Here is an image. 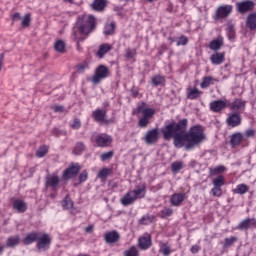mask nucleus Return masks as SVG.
Instances as JSON below:
<instances>
[{
	"label": "nucleus",
	"instance_id": "obj_1",
	"mask_svg": "<svg viewBox=\"0 0 256 256\" xmlns=\"http://www.w3.org/2000/svg\"><path fill=\"white\" fill-rule=\"evenodd\" d=\"M187 127H189L187 118H183L178 122L172 120L160 129V133H162L164 141L173 139V145L176 149L184 147L185 151H191L205 141V134L203 133V128L199 125L191 126L188 131Z\"/></svg>",
	"mask_w": 256,
	"mask_h": 256
},
{
	"label": "nucleus",
	"instance_id": "obj_2",
	"mask_svg": "<svg viewBox=\"0 0 256 256\" xmlns=\"http://www.w3.org/2000/svg\"><path fill=\"white\" fill-rule=\"evenodd\" d=\"M74 29H77L81 35H91L97 29V18L94 15L78 17Z\"/></svg>",
	"mask_w": 256,
	"mask_h": 256
},
{
	"label": "nucleus",
	"instance_id": "obj_3",
	"mask_svg": "<svg viewBox=\"0 0 256 256\" xmlns=\"http://www.w3.org/2000/svg\"><path fill=\"white\" fill-rule=\"evenodd\" d=\"M136 113L139 115L141 113L142 117L138 120V127L140 129H147L151 125V119L155 117V109L147 108V103L142 102L136 108Z\"/></svg>",
	"mask_w": 256,
	"mask_h": 256
},
{
	"label": "nucleus",
	"instance_id": "obj_4",
	"mask_svg": "<svg viewBox=\"0 0 256 256\" xmlns=\"http://www.w3.org/2000/svg\"><path fill=\"white\" fill-rule=\"evenodd\" d=\"M233 13V5H220L217 7L213 19L214 21H219L220 19H227L229 15Z\"/></svg>",
	"mask_w": 256,
	"mask_h": 256
},
{
	"label": "nucleus",
	"instance_id": "obj_5",
	"mask_svg": "<svg viewBox=\"0 0 256 256\" xmlns=\"http://www.w3.org/2000/svg\"><path fill=\"white\" fill-rule=\"evenodd\" d=\"M213 188L211 189V194L213 197H221L223 195V185H225V177L223 175H219L214 178L212 181Z\"/></svg>",
	"mask_w": 256,
	"mask_h": 256
},
{
	"label": "nucleus",
	"instance_id": "obj_6",
	"mask_svg": "<svg viewBox=\"0 0 256 256\" xmlns=\"http://www.w3.org/2000/svg\"><path fill=\"white\" fill-rule=\"evenodd\" d=\"M159 128H153L146 132L142 138L146 145H155L159 142Z\"/></svg>",
	"mask_w": 256,
	"mask_h": 256
},
{
	"label": "nucleus",
	"instance_id": "obj_7",
	"mask_svg": "<svg viewBox=\"0 0 256 256\" xmlns=\"http://www.w3.org/2000/svg\"><path fill=\"white\" fill-rule=\"evenodd\" d=\"M107 77H109V68L105 65H99L95 70V74L92 76V81L95 84L101 83V80L107 79Z\"/></svg>",
	"mask_w": 256,
	"mask_h": 256
},
{
	"label": "nucleus",
	"instance_id": "obj_8",
	"mask_svg": "<svg viewBox=\"0 0 256 256\" xmlns=\"http://www.w3.org/2000/svg\"><path fill=\"white\" fill-rule=\"evenodd\" d=\"M92 117L96 123H105V125H109V123H113V120L107 119V109H96L92 113Z\"/></svg>",
	"mask_w": 256,
	"mask_h": 256
},
{
	"label": "nucleus",
	"instance_id": "obj_9",
	"mask_svg": "<svg viewBox=\"0 0 256 256\" xmlns=\"http://www.w3.org/2000/svg\"><path fill=\"white\" fill-rule=\"evenodd\" d=\"M236 7L238 13L245 15V13H249V11H253V9H255V2L252 0H243L241 2H237Z\"/></svg>",
	"mask_w": 256,
	"mask_h": 256
},
{
	"label": "nucleus",
	"instance_id": "obj_10",
	"mask_svg": "<svg viewBox=\"0 0 256 256\" xmlns=\"http://www.w3.org/2000/svg\"><path fill=\"white\" fill-rule=\"evenodd\" d=\"M36 242L38 251H47L49 247H51V237L49 234H42V236H38Z\"/></svg>",
	"mask_w": 256,
	"mask_h": 256
},
{
	"label": "nucleus",
	"instance_id": "obj_11",
	"mask_svg": "<svg viewBox=\"0 0 256 256\" xmlns=\"http://www.w3.org/2000/svg\"><path fill=\"white\" fill-rule=\"evenodd\" d=\"M79 171H81V165H79V163H71L63 171V177H64V179H73V177H75V175H78Z\"/></svg>",
	"mask_w": 256,
	"mask_h": 256
},
{
	"label": "nucleus",
	"instance_id": "obj_12",
	"mask_svg": "<svg viewBox=\"0 0 256 256\" xmlns=\"http://www.w3.org/2000/svg\"><path fill=\"white\" fill-rule=\"evenodd\" d=\"M228 127H239L241 125V114L238 112L229 113L226 119Z\"/></svg>",
	"mask_w": 256,
	"mask_h": 256
},
{
	"label": "nucleus",
	"instance_id": "obj_13",
	"mask_svg": "<svg viewBox=\"0 0 256 256\" xmlns=\"http://www.w3.org/2000/svg\"><path fill=\"white\" fill-rule=\"evenodd\" d=\"M97 147H109L113 143V138L107 134H101L95 138Z\"/></svg>",
	"mask_w": 256,
	"mask_h": 256
},
{
	"label": "nucleus",
	"instance_id": "obj_14",
	"mask_svg": "<svg viewBox=\"0 0 256 256\" xmlns=\"http://www.w3.org/2000/svg\"><path fill=\"white\" fill-rule=\"evenodd\" d=\"M252 227H256V219L255 218H246L238 224L237 229H239V231H247L248 229H251Z\"/></svg>",
	"mask_w": 256,
	"mask_h": 256
},
{
	"label": "nucleus",
	"instance_id": "obj_15",
	"mask_svg": "<svg viewBox=\"0 0 256 256\" xmlns=\"http://www.w3.org/2000/svg\"><path fill=\"white\" fill-rule=\"evenodd\" d=\"M121 239V235L119 232L113 230L110 232H107L104 235V241L107 243V245H112V243H117Z\"/></svg>",
	"mask_w": 256,
	"mask_h": 256
},
{
	"label": "nucleus",
	"instance_id": "obj_16",
	"mask_svg": "<svg viewBox=\"0 0 256 256\" xmlns=\"http://www.w3.org/2000/svg\"><path fill=\"white\" fill-rule=\"evenodd\" d=\"M132 195H134L135 199H143L145 195H147V184L142 183L136 186V189L131 190Z\"/></svg>",
	"mask_w": 256,
	"mask_h": 256
},
{
	"label": "nucleus",
	"instance_id": "obj_17",
	"mask_svg": "<svg viewBox=\"0 0 256 256\" xmlns=\"http://www.w3.org/2000/svg\"><path fill=\"white\" fill-rule=\"evenodd\" d=\"M227 108V102L225 100H214L210 103V110L213 113H221L223 109Z\"/></svg>",
	"mask_w": 256,
	"mask_h": 256
},
{
	"label": "nucleus",
	"instance_id": "obj_18",
	"mask_svg": "<svg viewBox=\"0 0 256 256\" xmlns=\"http://www.w3.org/2000/svg\"><path fill=\"white\" fill-rule=\"evenodd\" d=\"M212 65H222L225 63V52H215L210 56Z\"/></svg>",
	"mask_w": 256,
	"mask_h": 256
},
{
	"label": "nucleus",
	"instance_id": "obj_19",
	"mask_svg": "<svg viewBox=\"0 0 256 256\" xmlns=\"http://www.w3.org/2000/svg\"><path fill=\"white\" fill-rule=\"evenodd\" d=\"M137 201L132 191H128L121 199V204L124 207H129V205H133Z\"/></svg>",
	"mask_w": 256,
	"mask_h": 256
},
{
	"label": "nucleus",
	"instance_id": "obj_20",
	"mask_svg": "<svg viewBox=\"0 0 256 256\" xmlns=\"http://www.w3.org/2000/svg\"><path fill=\"white\" fill-rule=\"evenodd\" d=\"M105 7H107V0H94L91 4V9L97 13L105 11Z\"/></svg>",
	"mask_w": 256,
	"mask_h": 256
},
{
	"label": "nucleus",
	"instance_id": "obj_21",
	"mask_svg": "<svg viewBox=\"0 0 256 256\" xmlns=\"http://www.w3.org/2000/svg\"><path fill=\"white\" fill-rule=\"evenodd\" d=\"M12 207L18 213H25L27 211V203L21 199H16L12 203Z\"/></svg>",
	"mask_w": 256,
	"mask_h": 256
},
{
	"label": "nucleus",
	"instance_id": "obj_22",
	"mask_svg": "<svg viewBox=\"0 0 256 256\" xmlns=\"http://www.w3.org/2000/svg\"><path fill=\"white\" fill-rule=\"evenodd\" d=\"M246 27L250 31H256V12L248 14L246 17Z\"/></svg>",
	"mask_w": 256,
	"mask_h": 256
},
{
	"label": "nucleus",
	"instance_id": "obj_23",
	"mask_svg": "<svg viewBox=\"0 0 256 256\" xmlns=\"http://www.w3.org/2000/svg\"><path fill=\"white\" fill-rule=\"evenodd\" d=\"M183 201H185V194L183 193H175L170 198V202L173 207H179Z\"/></svg>",
	"mask_w": 256,
	"mask_h": 256
},
{
	"label": "nucleus",
	"instance_id": "obj_24",
	"mask_svg": "<svg viewBox=\"0 0 256 256\" xmlns=\"http://www.w3.org/2000/svg\"><path fill=\"white\" fill-rule=\"evenodd\" d=\"M112 49H113V46H111V44H109V43L101 44L99 46V49H98V52L96 53V55L100 59H103V57H105V55H107V53H109V51H111Z\"/></svg>",
	"mask_w": 256,
	"mask_h": 256
},
{
	"label": "nucleus",
	"instance_id": "obj_25",
	"mask_svg": "<svg viewBox=\"0 0 256 256\" xmlns=\"http://www.w3.org/2000/svg\"><path fill=\"white\" fill-rule=\"evenodd\" d=\"M138 247L145 251L151 247V236H142L138 239Z\"/></svg>",
	"mask_w": 256,
	"mask_h": 256
},
{
	"label": "nucleus",
	"instance_id": "obj_26",
	"mask_svg": "<svg viewBox=\"0 0 256 256\" xmlns=\"http://www.w3.org/2000/svg\"><path fill=\"white\" fill-rule=\"evenodd\" d=\"M242 142H243V134H241V132H236L231 135V138H230L231 147L235 148L241 145Z\"/></svg>",
	"mask_w": 256,
	"mask_h": 256
},
{
	"label": "nucleus",
	"instance_id": "obj_27",
	"mask_svg": "<svg viewBox=\"0 0 256 256\" xmlns=\"http://www.w3.org/2000/svg\"><path fill=\"white\" fill-rule=\"evenodd\" d=\"M165 76L157 74L151 78V84L153 87H165Z\"/></svg>",
	"mask_w": 256,
	"mask_h": 256
},
{
	"label": "nucleus",
	"instance_id": "obj_28",
	"mask_svg": "<svg viewBox=\"0 0 256 256\" xmlns=\"http://www.w3.org/2000/svg\"><path fill=\"white\" fill-rule=\"evenodd\" d=\"M223 45V37H218L210 42L209 49H211L212 51H219V49H221Z\"/></svg>",
	"mask_w": 256,
	"mask_h": 256
},
{
	"label": "nucleus",
	"instance_id": "obj_29",
	"mask_svg": "<svg viewBox=\"0 0 256 256\" xmlns=\"http://www.w3.org/2000/svg\"><path fill=\"white\" fill-rule=\"evenodd\" d=\"M19 243H21V237L19 235L11 236L6 240V247L13 249L14 247H17Z\"/></svg>",
	"mask_w": 256,
	"mask_h": 256
},
{
	"label": "nucleus",
	"instance_id": "obj_30",
	"mask_svg": "<svg viewBox=\"0 0 256 256\" xmlns=\"http://www.w3.org/2000/svg\"><path fill=\"white\" fill-rule=\"evenodd\" d=\"M46 185L55 191L59 187V176H51L46 179Z\"/></svg>",
	"mask_w": 256,
	"mask_h": 256
},
{
	"label": "nucleus",
	"instance_id": "obj_31",
	"mask_svg": "<svg viewBox=\"0 0 256 256\" xmlns=\"http://www.w3.org/2000/svg\"><path fill=\"white\" fill-rule=\"evenodd\" d=\"M39 238V233L37 232H31L26 235V237L23 239L24 245H31V243H35L37 239Z\"/></svg>",
	"mask_w": 256,
	"mask_h": 256
},
{
	"label": "nucleus",
	"instance_id": "obj_32",
	"mask_svg": "<svg viewBox=\"0 0 256 256\" xmlns=\"http://www.w3.org/2000/svg\"><path fill=\"white\" fill-rule=\"evenodd\" d=\"M115 29H117V25L115 24V22H111L104 26L103 33L106 37H109V35H115Z\"/></svg>",
	"mask_w": 256,
	"mask_h": 256
},
{
	"label": "nucleus",
	"instance_id": "obj_33",
	"mask_svg": "<svg viewBox=\"0 0 256 256\" xmlns=\"http://www.w3.org/2000/svg\"><path fill=\"white\" fill-rule=\"evenodd\" d=\"M245 103L242 99L237 98L230 104V109L231 111H239V109L245 107Z\"/></svg>",
	"mask_w": 256,
	"mask_h": 256
},
{
	"label": "nucleus",
	"instance_id": "obj_34",
	"mask_svg": "<svg viewBox=\"0 0 256 256\" xmlns=\"http://www.w3.org/2000/svg\"><path fill=\"white\" fill-rule=\"evenodd\" d=\"M213 81H219L211 76H205L200 83L201 89H207L210 85H213Z\"/></svg>",
	"mask_w": 256,
	"mask_h": 256
},
{
	"label": "nucleus",
	"instance_id": "obj_35",
	"mask_svg": "<svg viewBox=\"0 0 256 256\" xmlns=\"http://www.w3.org/2000/svg\"><path fill=\"white\" fill-rule=\"evenodd\" d=\"M83 151H85V143L77 142L72 153L73 155L79 156V155H83Z\"/></svg>",
	"mask_w": 256,
	"mask_h": 256
},
{
	"label": "nucleus",
	"instance_id": "obj_36",
	"mask_svg": "<svg viewBox=\"0 0 256 256\" xmlns=\"http://www.w3.org/2000/svg\"><path fill=\"white\" fill-rule=\"evenodd\" d=\"M183 167H185V165L183 164V162L181 161H175L171 164V171L174 175H177V173H179V171H181V169H183Z\"/></svg>",
	"mask_w": 256,
	"mask_h": 256
},
{
	"label": "nucleus",
	"instance_id": "obj_37",
	"mask_svg": "<svg viewBox=\"0 0 256 256\" xmlns=\"http://www.w3.org/2000/svg\"><path fill=\"white\" fill-rule=\"evenodd\" d=\"M153 221H155V216L146 214L139 220V225H149L153 223Z\"/></svg>",
	"mask_w": 256,
	"mask_h": 256
},
{
	"label": "nucleus",
	"instance_id": "obj_38",
	"mask_svg": "<svg viewBox=\"0 0 256 256\" xmlns=\"http://www.w3.org/2000/svg\"><path fill=\"white\" fill-rule=\"evenodd\" d=\"M249 191V186L247 184H238L236 189L233 190V193L237 195H245Z\"/></svg>",
	"mask_w": 256,
	"mask_h": 256
},
{
	"label": "nucleus",
	"instance_id": "obj_39",
	"mask_svg": "<svg viewBox=\"0 0 256 256\" xmlns=\"http://www.w3.org/2000/svg\"><path fill=\"white\" fill-rule=\"evenodd\" d=\"M203 92L200 91L199 89L197 88H194L192 90H190L187 94V99H191L192 101L195 100V99H199V96L202 95Z\"/></svg>",
	"mask_w": 256,
	"mask_h": 256
},
{
	"label": "nucleus",
	"instance_id": "obj_40",
	"mask_svg": "<svg viewBox=\"0 0 256 256\" xmlns=\"http://www.w3.org/2000/svg\"><path fill=\"white\" fill-rule=\"evenodd\" d=\"M62 207L63 209H73V200H71V197L69 195H66L65 198L62 201Z\"/></svg>",
	"mask_w": 256,
	"mask_h": 256
},
{
	"label": "nucleus",
	"instance_id": "obj_41",
	"mask_svg": "<svg viewBox=\"0 0 256 256\" xmlns=\"http://www.w3.org/2000/svg\"><path fill=\"white\" fill-rule=\"evenodd\" d=\"M226 33L229 41H235V26L233 25H228L226 28Z\"/></svg>",
	"mask_w": 256,
	"mask_h": 256
},
{
	"label": "nucleus",
	"instance_id": "obj_42",
	"mask_svg": "<svg viewBox=\"0 0 256 256\" xmlns=\"http://www.w3.org/2000/svg\"><path fill=\"white\" fill-rule=\"evenodd\" d=\"M54 49L58 53H65V42L63 40H57L54 43Z\"/></svg>",
	"mask_w": 256,
	"mask_h": 256
},
{
	"label": "nucleus",
	"instance_id": "obj_43",
	"mask_svg": "<svg viewBox=\"0 0 256 256\" xmlns=\"http://www.w3.org/2000/svg\"><path fill=\"white\" fill-rule=\"evenodd\" d=\"M159 253H161L164 256L171 255V247L167 243H162L160 245Z\"/></svg>",
	"mask_w": 256,
	"mask_h": 256
},
{
	"label": "nucleus",
	"instance_id": "obj_44",
	"mask_svg": "<svg viewBox=\"0 0 256 256\" xmlns=\"http://www.w3.org/2000/svg\"><path fill=\"white\" fill-rule=\"evenodd\" d=\"M109 175H111V169H109V168H102L98 172L97 177H98V179H107V177H109Z\"/></svg>",
	"mask_w": 256,
	"mask_h": 256
},
{
	"label": "nucleus",
	"instance_id": "obj_45",
	"mask_svg": "<svg viewBox=\"0 0 256 256\" xmlns=\"http://www.w3.org/2000/svg\"><path fill=\"white\" fill-rule=\"evenodd\" d=\"M237 240H238V238L235 236H231L230 238H225L224 243H223V248L227 249V248L231 247L233 245V243H236Z\"/></svg>",
	"mask_w": 256,
	"mask_h": 256
},
{
	"label": "nucleus",
	"instance_id": "obj_46",
	"mask_svg": "<svg viewBox=\"0 0 256 256\" xmlns=\"http://www.w3.org/2000/svg\"><path fill=\"white\" fill-rule=\"evenodd\" d=\"M21 25L24 29H27L31 25V14L27 13L25 16L22 18Z\"/></svg>",
	"mask_w": 256,
	"mask_h": 256
},
{
	"label": "nucleus",
	"instance_id": "obj_47",
	"mask_svg": "<svg viewBox=\"0 0 256 256\" xmlns=\"http://www.w3.org/2000/svg\"><path fill=\"white\" fill-rule=\"evenodd\" d=\"M225 166H217L216 168H209L210 175H219V173H225Z\"/></svg>",
	"mask_w": 256,
	"mask_h": 256
},
{
	"label": "nucleus",
	"instance_id": "obj_48",
	"mask_svg": "<svg viewBox=\"0 0 256 256\" xmlns=\"http://www.w3.org/2000/svg\"><path fill=\"white\" fill-rule=\"evenodd\" d=\"M49 152V149L47 148V146L43 145V146H40L38 148V150L36 151V157H39V158H42L45 156L46 153Z\"/></svg>",
	"mask_w": 256,
	"mask_h": 256
},
{
	"label": "nucleus",
	"instance_id": "obj_49",
	"mask_svg": "<svg viewBox=\"0 0 256 256\" xmlns=\"http://www.w3.org/2000/svg\"><path fill=\"white\" fill-rule=\"evenodd\" d=\"M113 155H115V152L113 151L104 152L100 155V159L101 161H109L110 159H113Z\"/></svg>",
	"mask_w": 256,
	"mask_h": 256
},
{
	"label": "nucleus",
	"instance_id": "obj_50",
	"mask_svg": "<svg viewBox=\"0 0 256 256\" xmlns=\"http://www.w3.org/2000/svg\"><path fill=\"white\" fill-rule=\"evenodd\" d=\"M125 256H139V251L137 250V248L135 246L130 247L129 250H126L124 252Z\"/></svg>",
	"mask_w": 256,
	"mask_h": 256
},
{
	"label": "nucleus",
	"instance_id": "obj_51",
	"mask_svg": "<svg viewBox=\"0 0 256 256\" xmlns=\"http://www.w3.org/2000/svg\"><path fill=\"white\" fill-rule=\"evenodd\" d=\"M173 215V209L171 208H166L161 211L160 218L161 219H167V217H171Z\"/></svg>",
	"mask_w": 256,
	"mask_h": 256
},
{
	"label": "nucleus",
	"instance_id": "obj_52",
	"mask_svg": "<svg viewBox=\"0 0 256 256\" xmlns=\"http://www.w3.org/2000/svg\"><path fill=\"white\" fill-rule=\"evenodd\" d=\"M87 179H89V173L87 172V170H83L79 174V183H85V181H87Z\"/></svg>",
	"mask_w": 256,
	"mask_h": 256
},
{
	"label": "nucleus",
	"instance_id": "obj_53",
	"mask_svg": "<svg viewBox=\"0 0 256 256\" xmlns=\"http://www.w3.org/2000/svg\"><path fill=\"white\" fill-rule=\"evenodd\" d=\"M187 43H189V38H187V36L185 35H182L178 38V41H177V46H185L187 45Z\"/></svg>",
	"mask_w": 256,
	"mask_h": 256
},
{
	"label": "nucleus",
	"instance_id": "obj_54",
	"mask_svg": "<svg viewBox=\"0 0 256 256\" xmlns=\"http://www.w3.org/2000/svg\"><path fill=\"white\" fill-rule=\"evenodd\" d=\"M71 129H81V120L78 118H75L73 122L70 124Z\"/></svg>",
	"mask_w": 256,
	"mask_h": 256
},
{
	"label": "nucleus",
	"instance_id": "obj_55",
	"mask_svg": "<svg viewBox=\"0 0 256 256\" xmlns=\"http://www.w3.org/2000/svg\"><path fill=\"white\" fill-rule=\"evenodd\" d=\"M137 55V50L136 49H128L126 50V57L127 59H133V57H135Z\"/></svg>",
	"mask_w": 256,
	"mask_h": 256
},
{
	"label": "nucleus",
	"instance_id": "obj_56",
	"mask_svg": "<svg viewBox=\"0 0 256 256\" xmlns=\"http://www.w3.org/2000/svg\"><path fill=\"white\" fill-rule=\"evenodd\" d=\"M52 135H54V137H61V135H67V132L65 130L54 129Z\"/></svg>",
	"mask_w": 256,
	"mask_h": 256
},
{
	"label": "nucleus",
	"instance_id": "obj_57",
	"mask_svg": "<svg viewBox=\"0 0 256 256\" xmlns=\"http://www.w3.org/2000/svg\"><path fill=\"white\" fill-rule=\"evenodd\" d=\"M52 109H53L54 113H63L65 111V106L55 105V106H52Z\"/></svg>",
	"mask_w": 256,
	"mask_h": 256
},
{
	"label": "nucleus",
	"instance_id": "obj_58",
	"mask_svg": "<svg viewBox=\"0 0 256 256\" xmlns=\"http://www.w3.org/2000/svg\"><path fill=\"white\" fill-rule=\"evenodd\" d=\"M73 37H74V41H76V43H80L85 41V37H78L77 36V32L75 31V28H73Z\"/></svg>",
	"mask_w": 256,
	"mask_h": 256
},
{
	"label": "nucleus",
	"instance_id": "obj_59",
	"mask_svg": "<svg viewBox=\"0 0 256 256\" xmlns=\"http://www.w3.org/2000/svg\"><path fill=\"white\" fill-rule=\"evenodd\" d=\"M15 21H21V13L16 12L12 15V25Z\"/></svg>",
	"mask_w": 256,
	"mask_h": 256
},
{
	"label": "nucleus",
	"instance_id": "obj_60",
	"mask_svg": "<svg viewBox=\"0 0 256 256\" xmlns=\"http://www.w3.org/2000/svg\"><path fill=\"white\" fill-rule=\"evenodd\" d=\"M245 137H255V130L253 129H248L244 133Z\"/></svg>",
	"mask_w": 256,
	"mask_h": 256
},
{
	"label": "nucleus",
	"instance_id": "obj_61",
	"mask_svg": "<svg viewBox=\"0 0 256 256\" xmlns=\"http://www.w3.org/2000/svg\"><path fill=\"white\" fill-rule=\"evenodd\" d=\"M130 93H131V96L135 99L139 96V90L135 89V88H132L130 90Z\"/></svg>",
	"mask_w": 256,
	"mask_h": 256
},
{
	"label": "nucleus",
	"instance_id": "obj_62",
	"mask_svg": "<svg viewBox=\"0 0 256 256\" xmlns=\"http://www.w3.org/2000/svg\"><path fill=\"white\" fill-rule=\"evenodd\" d=\"M199 246L198 245H193L190 249L191 253H193V255L199 253Z\"/></svg>",
	"mask_w": 256,
	"mask_h": 256
},
{
	"label": "nucleus",
	"instance_id": "obj_63",
	"mask_svg": "<svg viewBox=\"0 0 256 256\" xmlns=\"http://www.w3.org/2000/svg\"><path fill=\"white\" fill-rule=\"evenodd\" d=\"M166 11L168 13H173V3H171V2L167 3Z\"/></svg>",
	"mask_w": 256,
	"mask_h": 256
},
{
	"label": "nucleus",
	"instance_id": "obj_64",
	"mask_svg": "<svg viewBox=\"0 0 256 256\" xmlns=\"http://www.w3.org/2000/svg\"><path fill=\"white\" fill-rule=\"evenodd\" d=\"M93 229H94V226L89 225L84 229V231H85V233L91 234V233H93Z\"/></svg>",
	"mask_w": 256,
	"mask_h": 256
}]
</instances>
